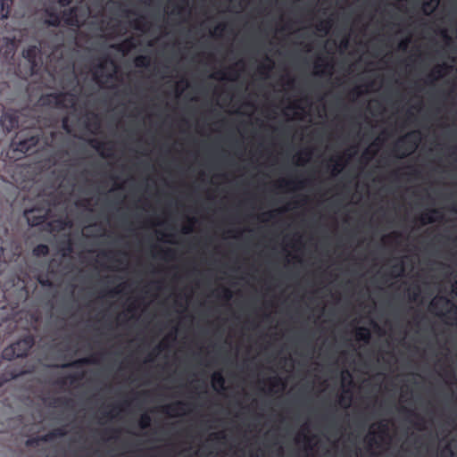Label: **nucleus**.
<instances>
[{"label":"nucleus","mask_w":457,"mask_h":457,"mask_svg":"<svg viewBox=\"0 0 457 457\" xmlns=\"http://www.w3.org/2000/svg\"><path fill=\"white\" fill-rule=\"evenodd\" d=\"M98 362V360L96 358V354L91 355L89 357H84L80 359H77L75 361H72L68 363H64L62 365V368H74V369H79L85 365L88 364H96Z\"/></svg>","instance_id":"obj_12"},{"label":"nucleus","mask_w":457,"mask_h":457,"mask_svg":"<svg viewBox=\"0 0 457 457\" xmlns=\"http://www.w3.org/2000/svg\"><path fill=\"white\" fill-rule=\"evenodd\" d=\"M355 336L357 340L364 343H369L371 338L370 331L366 327H359L355 330Z\"/></svg>","instance_id":"obj_19"},{"label":"nucleus","mask_w":457,"mask_h":457,"mask_svg":"<svg viewBox=\"0 0 457 457\" xmlns=\"http://www.w3.org/2000/svg\"><path fill=\"white\" fill-rule=\"evenodd\" d=\"M39 442H42L40 439V436H37V437L28 439L26 442V445L29 446H32V445H37Z\"/></svg>","instance_id":"obj_44"},{"label":"nucleus","mask_w":457,"mask_h":457,"mask_svg":"<svg viewBox=\"0 0 457 457\" xmlns=\"http://www.w3.org/2000/svg\"><path fill=\"white\" fill-rule=\"evenodd\" d=\"M38 49L37 46H29L23 51V56L30 62H34L37 54Z\"/></svg>","instance_id":"obj_25"},{"label":"nucleus","mask_w":457,"mask_h":457,"mask_svg":"<svg viewBox=\"0 0 457 457\" xmlns=\"http://www.w3.org/2000/svg\"><path fill=\"white\" fill-rule=\"evenodd\" d=\"M368 443L370 446H372L373 445L377 444V441L374 436L368 437Z\"/></svg>","instance_id":"obj_51"},{"label":"nucleus","mask_w":457,"mask_h":457,"mask_svg":"<svg viewBox=\"0 0 457 457\" xmlns=\"http://www.w3.org/2000/svg\"><path fill=\"white\" fill-rule=\"evenodd\" d=\"M342 44L344 45L345 47H346L347 44H348V40L347 39L343 40Z\"/></svg>","instance_id":"obj_61"},{"label":"nucleus","mask_w":457,"mask_h":457,"mask_svg":"<svg viewBox=\"0 0 457 457\" xmlns=\"http://www.w3.org/2000/svg\"><path fill=\"white\" fill-rule=\"evenodd\" d=\"M188 405L187 403L177 401L170 404L165 405L162 408V411L170 417L180 415L185 411V408Z\"/></svg>","instance_id":"obj_9"},{"label":"nucleus","mask_w":457,"mask_h":457,"mask_svg":"<svg viewBox=\"0 0 457 457\" xmlns=\"http://www.w3.org/2000/svg\"><path fill=\"white\" fill-rule=\"evenodd\" d=\"M410 415L415 417L417 419V422L415 423V427L416 428L421 430L424 428V419L418 413L411 411V410H407V409H404Z\"/></svg>","instance_id":"obj_32"},{"label":"nucleus","mask_w":457,"mask_h":457,"mask_svg":"<svg viewBox=\"0 0 457 457\" xmlns=\"http://www.w3.org/2000/svg\"><path fill=\"white\" fill-rule=\"evenodd\" d=\"M305 181L304 180H283L279 183V187H289L290 186L294 185L297 188H303L304 187Z\"/></svg>","instance_id":"obj_29"},{"label":"nucleus","mask_w":457,"mask_h":457,"mask_svg":"<svg viewBox=\"0 0 457 457\" xmlns=\"http://www.w3.org/2000/svg\"><path fill=\"white\" fill-rule=\"evenodd\" d=\"M167 347V345L164 341L161 342L157 346L154 347L153 352L149 355L148 361H151L154 360V357H155L157 354H159L162 350H164Z\"/></svg>","instance_id":"obj_34"},{"label":"nucleus","mask_w":457,"mask_h":457,"mask_svg":"<svg viewBox=\"0 0 457 457\" xmlns=\"http://www.w3.org/2000/svg\"><path fill=\"white\" fill-rule=\"evenodd\" d=\"M151 58L148 55H137L134 59V64L137 68H147L150 65Z\"/></svg>","instance_id":"obj_23"},{"label":"nucleus","mask_w":457,"mask_h":457,"mask_svg":"<svg viewBox=\"0 0 457 457\" xmlns=\"http://www.w3.org/2000/svg\"><path fill=\"white\" fill-rule=\"evenodd\" d=\"M57 2L61 6L66 7L71 4L72 0H57Z\"/></svg>","instance_id":"obj_49"},{"label":"nucleus","mask_w":457,"mask_h":457,"mask_svg":"<svg viewBox=\"0 0 457 457\" xmlns=\"http://www.w3.org/2000/svg\"><path fill=\"white\" fill-rule=\"evenodd\" d=\"M440 0H427L422 4V10L426 15H430L439 4Z\"/></svg>","instance_id":"obj_21"},{"label":"nucleus","mask_w":457,"mask_h":457,"mask_svg":"<svg viewBox=\"0 0 457 457\" xmlns=\"http://www.w3.org/2000/svg\"><path fill=\"white\" fill-rule=\"evenodd\" d=\"M410 43V39L406 38L399 43V48L402 50H405Z\"/></svg>","instance_id":"obj_47"},{"label":"nucleus","mask_w":457,"mask_h":457,"mask_svg":"<svg viewBox=\"0 0 457 457\" xmlns=\"http://www.w3.org/2000/svg\"><path fill=\"white\" fill-rule=\"evenodd\" d=\"M184 8L181 7V6H178L177 9H176V13L177 14H180L182 12H183Z\"/></svg>","instance_id":"obj_57"},{"label":"nucleus","mask_w":457,"mask_h":457,"mask_svg":"<svg viewBox=\"0 0 457 457\" xmlns=\"http://www.w3.org/2000/svg\"><path fill=\"white\" fill-rule=\"evenodd\" d=\"M34 345V337L32 335H27L5 347L2 352V357L7 361L26 357Z\"/></svg>","instance_id":"obj_3"},{"label":"nucleus","mask_w":457,"mask_h":457,"mask_svg":"<svg viewBox=\"0 0 457 457\" xmlns=\"http://www.w3.org/2000/svg\"><path fill=\"white\" fill-rule=\"evenodd\" d=\"M152 419L148 413H143L139 420V427L142 429L148 428L151 425Z\"/></svg>","instance_id":"obj_30"},{"label":"nucleus","mask_w":457,"mask_h":457,"mask_svg":"<svg viewBox=\"0 0 457 457\" xmlns=\"http://www.w3.org/2000/svg\"><path fill=\"white\" fill-rule=\"evenodd\" d=\"M443 213L439 209L433 208L422 213L419 220L422 225H427L440 221L443 220Z\"/></svg>","instance_id":"obj_8"},{"label":"nucleus","mask_w":457,"mask_h":457,"mask_svg":"<svg viewBox=\"0 0 457 457\" xmlns=\"http://www.w3.org/2000/svg\"><path fill=\"white\" fill-rule=\"evenodd\" d=\"M118 409V406H113L112 410L111 411H108V412H104L103 414L104 417H106V418H113L114 415H112V411Z\"/></svg>","instance_id":"obj_50"},{"label":"nucleus","mask_w":457,"mask_h":457,"mask_svg":"<svg viewBox=\"0 0 457 457\" xmlns=\"http://www.w3.org/2000/svg\"><path fill=\"white\" fill-rule=\"evenodd\" d=\"M42 105L54 106L57 108L73 107L76 104V98L69 93H52L40 97Z\"/></svg>","instance_id":"obj_5"},{"label":"nucleus","mask_w":457,"mask_h":457,"mask_svg":"<svg viewBox=\"0 0 457 457\" xmlns=\"http://www.w3.org/2000/svg\"><path fill=\"white\" fill-rule=\"evenodd\" d=\"M49 253V247L45 244H39L33 249V254L37 257L46 256Z\"/></svg>","instance_id":"obj_26"},{"label":"nucleus","mask_w":457,"mask_h":457,"mask_svg":"<svg viewBox=\"0 0 457 457\" xmlns=\"http://www.w3.org/2000/svg\"><path fill=\"white\" fill-rule=\"evenodd\" d=\"M265 60L267 63H261L258 67V72L261 75H267L273 69L274 62L267 55Z\"/></svg>","instance_id":"obj_22"},{"label":"nucleus","mask_w":457,"mask_h":457,"mask_svg":"<svg viewBox=\"0 0 457 457\" xmlns=\"http://www.w3.org/2000/svg\"><path fill=\"white\" fill-rule=\"evenodd\" d=\"M33 213L34 210L26 212L28 221L32 227L42 225L47 219V212L39 216H35Z\"/></svg>","instance_id":"obj_16"},{"label":"nucleus","mask_w":457,"mask_h":457,"mask_svg":"<svg viewBox=\"0 0 457 457\" xmlns=\"http://www.w3.org/2000/svg\"><path fill=\"white\" fill-rule=\"evenodd\" d=\"M403 270H404V267H403V262L395 264L392 267V273H391V275L394 278L399 277V276H401L403 274Z\"/></svg>","instance_id":"obj_35"},{"label":"nucleus","mask_w":457,"mask_h":457,"mask_svg":"<svg viewBox=\"0 0 457 457\" xmlns=\"http://www.w3.org/2000/svg\"><path fill=\"white\" fill-rule=\"evenodd\" d=\"M107 63H112V61L110 57L104 56L103 57L99 63L96 66V71L93 73L94 79L98 83L99 85L103 84L102 78L104 77L103 71L105 69Z\"/></svg>","instance_id":"obj_13"},{"label":"nucleus","mask_w":457,"mask_h":457,"mask_svg":"<svg viewBox=\"0 0 457 457\" xmlns=\"http://www.w3.org/2000/svg\"><path fill=\"white\" fill-rule=\"evenodd\" d=\"M28 112L29 111L8 109L1 115L0 124L4 131L20 129L11 143L12 158L21 159L39 142V134L36 129L37 120L29 117Z\"/></svg>","instance_id":"obj_1"},{"label":"nucleus","mask_w":457,"mask_h":457,"mask_svg":"<svg viewBox=\"0 0 457 457\" xmlns=\"http://www.w3.org/2000/svg\"><path fill=\"white\" fill-rule=\"evenodd\" d=\"M136 309H137V306L135 305V303H130V304H129V308H128V311H129V312H134Z\"/></svg>","instance_id":"obj_52"},{"label":"nucleus","mask_w":457,"mask_h":457,"mask_svg":"<svg viewBox=\"0 0 457 457\" xmlns=\"http://www.w3.org/2000/svg\"><path fill=\"white\" fill-rule=\"evenodd\" d=\"M14 0H0V15L2 19H7L11 13Z\"/></svg>","instance_id":"obj_20"},{"label":"nucleus","mask_w":457,"mask_h":457,"mask_svg":"<svg viewBox=\"0 0 457 457\" xmlns=\"http://www.w3.org/2000/svg\"><path fill=\"white\" fill-rule=\"evenodd\" d=\"M104 432H112V433H115V434H116V433H118V432H119V430H117V429H105V431H104Z\"/></svg>","instance_id":"obj_60"},{"label":"nucleus","mask_w":457,"mask_h":457,"mask_svg":"<svg viewBox=\"0 0 457 457\" xmlns=\"http://www.w3.org/2000/svg\"><path fill=\"white\" fill-rule=\"evenodd\" d=\"M420 288L419 286H416L411 293V301H416L417 298L420 296Z\"/></svg>","instance_id":"obj_43"},{"label":"nucleus","mask_w":457,"mask_h":457,"mask_svg":"<svg viewBox=\"0 0 457 457\" xmlns=\"http://www.w3.org/2000/svg\"><path fill=\"white\" fill-rule=\"evenodd\" d=\"M303 155L309 158L311 155V152L310 151H302L301 153H299L297 154V158H298L300 164H303L306 162V159H303Z\"/></svg>","instance_id":"obj_40"},{"label":"nucleus","mask_w":457,"mask_h":457,"mask_svg":"<svg viewBox=\"0 0 457 457\" xmlns=\"http://www.w3.org/2000/svg\"><path fill=\"white\" fill-rule=\"evenodd\" d=\"M331 28V22L330 21H320L317 26H316V29L320 32H323V33H328V30L330 29Z\"/></svg>","instance_id":"obj_33"},{"label":"nucleus","mask_w":457,"mask_h":457,"mask_svg":"<svg viewBox=\"0 0 457 457\" xmlns=\"http://www.w3.org/2000/svg\"><path fill=\"white\" fill-rule=\"evenodd\" d=\"M330 161L334 162V165H333L331 170H332V174L336 176L341 172V170H343V168L345 166V162H343V157L338 156L336 159H331Z\"/></svg>","instance_id":"obj_24"},{"label":"nucleus","mask_w":457,"mask_h":457,"mask_svg":"<svg viewBox=\"0 0 457 457\" xmlns=\"http://www.w3.org/2000/svg\"><path fill=\"white\" fill-rule=\"evenodd\" d=\"M196 222L195 218H187V225L184 226L182 228V232L184 234H189L193 231V225Z\"/></svg>","instance_id":"obj_37"},{"label":"nucleus","mask_w":457,"mask_h":457,"mask_svg":"<svg viewBox=\"0 0 457 457\" xmlns=\"http://www.w3.org/2000/svg\"><path fill=\"white\" fill-rule=\"evenodd\" d=\"M212 384L214 390L225 389V378L220 371H215L212 375Z\"/></svg>","instance_id":"obj_17"},{"label":"nucleus","mask_w":457,"mask_h":457,"mask_svg":"<svg viewBox=\"0 0 457 457\" xmlns=\"http://www.w3.org/2000/svg\"><path fill=\"white\" fill-rule=\"evenodd\" d=\"M452 70V66L446 64V63H441L436 65L432 71L428 75V82L433 83L434 81L437 80L438 79L444 77L449 71Z\"/></svg>","instance_id":"obj_10"},{"label":"nucleus","mask_w":457,"mask_h":457,"mask_svg":"<svg viewBox=\"0 0 457 457\" xmlns=\"http://www.w3.org/2000/svg\"><path fill=\"white\" fill-rule=\"evenodd\" d=\"M88 144L93 147L103 158L112 157L113 147L112 143L100 141L96 138H90Z\"/></svg>","instance_id":"obj_7"},{"label":"nucleus","mask_w":457,"mask_h":457,"mask_svg":"<svg viewBox=\"0 0 457 457\" xmlns=\"http://www.w3.org/2000/svg\"><path fill=\"white\" fill-rule=\"evenodd\" d=\"M99 126H100V125H99V122H98V121L95 122V129H99Z\"/></svg>","instance_id":"obj_63"},{"label":"nucleus","mask_w":457,"mask_h":457,"mask_svg":"<svg viewBox=\"0 0 457 457\" xmlns=\"http://www.w3.org/2000/svg\"><path fill=\"white\" fill-rule=\"evenodd\" d=\"M120 292V290L117 287L110 291V295H118Z\"/></svg>","instance_id":"obj_53"},{"label":"nucleus","mask_w":457,"mask_h":457,"mask_svg":"<svg viewBox=\"0 0 457 457\" xmlns=\"http://www.w3.org/2000/svg\"><path fill=\"white\" fill-rule=\"evenodd\" d=\"M232 292L227 288V287H223L222 288V295L221 297L226 300V301H229L231 298H232Z\"/></svg>","instance_id":"obj_41"},{"label":"nucleus","mask_w":457,"mask_h":457,"mask_svg":"<svg viewBox=\"0 0 457 457\" xmlns=\"http://www.w3.org/2000/svg\"><path fill=\"white\" fill-rule=\"evenodd\" d=\"M62 127L67 133H71V126L69 123V118L65 116L62 120Z\"/></svg>","instance_id":"obj_39"},{"label":"nucleus","mask_w":457,"mask_h":457,"mask_svg":"<svg viewBox=\"0 0 457 457\" xmlns=\"http://www.w3.org/2000/svg\"><path fill=\"white\" fill-rule=\"evenodd\" d=\"M228 71H229V73H233L232 77H227L224 71H219L216 73H214L213 75H212V78L218 79L217 75H222L220 78L221 79L234 80L237 77V73L233 70L232 67H229Z\"/></svg>","instance_id":"obj_31"},{"label":"nucleus","mask_w":457,"mask_h":457,"mask_svg":"<svg viewBox=\"0 0 457 457\" xmlns=\"http://www.w3.org/2000/svg\"><path fill=\"white\" fill-rule=\"evenodd\" d=\"M226 29V25L221 23L215 27L214 31L218 32L219 34H221Z\"/></svg>","instance_id":"obj_48"},{"label":"nucleus","mask_w":457,"mask_h":457,"mask_svg":"<svg viewBox=\"0 0 457 457\" xmlns=\"http://www.w3.org/2000/svg\"><path fill=\"white\" fill-rule=\"evenodd\" d=\"M269 383L270 385V389L275 387H280L281 389H284L286 386L285 381L282 378L278 376H275L269 378Z\"/></svg>","instance_id":"obj_28"},{"label":"nucleus","mask_w":457,"mask_h":457,"mask_svg":"<svg viewBox=\"0 0 457 457\" xmlns=\"http://www.w3.org/2000/svg\"><path fill=\"white\" fill-rule=\"evenodd\" d=\"M430 309L437 311L436 315L446 322L457 324V305L445 295L436 296L430 303Z\"/></svg>","instance_id":"obj_2"},{"label":"nucleus","mask_w":457,"mask_h":457,"mask_svg":"<svg viewBox=\"0 0 457 457\" xmlns=\"http://www.w3.org/2000/svg\"><path fill=\"white\" fill-rule=\"evenodd\" d=\"M87 15V10L82 6H72L62 12V19L68 26L79 27Z\"/></svg>","instance_id":"obj_6"},{"label":"nucleus","mask_w":457,"mask_h":457,"mask_svg":"<svg viewBox=\"0 0 457 457\" xmlns=\"http://www.w3.org/2000/svg\"><path fill=\"white\" fill-rule=\"evenodd\" d=\"M263 215L268 216V219H272V218H273V212H270L264 213Z\"/></svg>","instance_id":"obj_58"},{"label":"nucleus","mask_w":457,"mask_h":457,"mask_svg":"<svg viewBox=\"0 0 457 457\" xmlns=\"http://www.w3.org/2000/svg\"><path fill=\"white\" fill-rule=\"evenodd\" d=\"M161 257L165 260H172L175 257V251L171 248L161 249Z\"/></svg>","instance_id":"obj_36"},{"label":"nucleus","mask_w":457,"mask_h":457,"mask_svg":"<svg viewBox=\"0 0 457 457\" xmlns=\"http://www.w3.org/2000/svg\"><path fill=\"white\" fill-rule=\"evenodd\" d=\"M370 155V151L369 150H366L363 154H362V157L363 158H366L368 161L370 160V156H368Z\"/></svg>","instance_id":"obj_55"},{"label":"nucleus","mask_w":457,"mask_h":457,"mask_svg":"<svg viewBox=\"0 0 457 457\" xmlns=\"http://www.w3.org/2000/svg\"><path fill=\"white\" fill-rule=\"evenodd\" d=\"M145 19L143 16L138 19H136L133 21H131V26L137 30L145 31L148 23L145 22Z\"/></svg>","instance_id":"obj_27"},{"label":"nucleus","mask_w":457,"mask_h":457,"mask_svg":"<svg viewBox=\"0 0 457 457\" xmlns=\"http://www.w3.org/2000/svg\"><path fill=\"white\" fill-rule=\"evenodd\" d=\"M66 433L67 432L64 428H57L48 432L47 434L41 436L40 439L42 442H50L55 438L64 436Z\"/></svg>","instance_id":"obj_15"},{"label":"nucleus","mask_w":457,"mask_h":457,"mask_svg":"<svg viewBox=\"0 0 457 457\" xmlns=\"http://www.w3.org/2000/svg\"><path fill=\"white\" fill-rule=\"evenodd\" d=\"M40 283L42 285H47L48 284V280H46V281L40 280Z\"/></svg>","instance_id":"obj_64"},{"label":"nucleus","mask_w":457,"mask_h":457,"mask_svg":"<svg viewBox=\"0 0 457 457\" xmlns=\"http://www.w3.org/2000/svg\"><path fill=\"white\" fill-rule=\"evenodd\" d=\"M47 19L46 20V23L48 26L52 27H59L61 24V21L62 20L60 14L54 11L46 10V12Z\"/></svg>","instance_id":"obj_18"},{"label":"nucleus","mask_w":457,"mask_h":457,"mask_svg":"<svg viewBox=\"0 0 457 457\" xmlns=\"http://www.w3.org/2000/svg\"><path fill=\"white\" fill-rule=\"evenodd\" d=\"M311 439H312V438H311L310 436H304V440H305L306 442H308V443H309V442H311Z\"/></svg>","instance_id":"obj_62"},{"label":"nucleus","mask_w":457,"mask_h":457,"mask_svg":"<svg viewBox=\"0 0 457 457\" xmlns=\"http://www.w3.org/2000/svg\"><path fill=\"white\" fill-rule=\"evenodd\" d=\"M317 75H332L334 65L331 62L327 61L325 58L320 57L314 64Z\"/></svg>","instance_id":"obj_11"},{"label":"nucleus","mask_w":457,"mask_h":457,"mask_svg":"<svg viewBox=\"0 0 457 457\" xmlns=\"http://www.w3.org/2000/svg\"><path fill=\"white\" fill-rule=\"evenodd\" d=\"M72 400L66 397H57L54 400V404H58L65 407H69Z\"/></svg>","instance_id":"obj_38"},{"label":"nucleus","mask_w":457,"mask_h":457,"mask_svg":"<svg viewBox=\"0 0 457 457\" xmlns=\"http://www.w3.org/2000/svg\"><path fill=\"white\" fill-rule=\"evenodd\" d=\"M82 377H83L82 374H79H79H73V375H70L68 377V378L71 380V384H72L73 382H75V381H77L79 379H81Z\"/></svg>","instance_id":"obj_45"},{"label":"nucleus","mask_w":457,"mask_h":457,"mask_svg":"<svg viewBox=\"0 0 457 457\" xmlns=\"http://www.w3.org/2000/svg\"><path fill=\"white\" fill-rule=\"evenodd\" d=\"M137 45L134 37H128L121 43L113 46V47L123 54H128L131 50L137 47Z\"/></svg>","instance_id":"obj_14"},{"label":"nucleus","mask_w":457,"mask_h":457,"mask_svg":"<svg viewBox=\"0 0 457 457\" xmlns=\"http://www.w3.org/2000/svg\"><path fill=\"white\" fill-rule=\"evenodd\" d=\"M420 140V133L418 130H412L398 139L393 147V153L399 158H405L413 153L418 147Z\"/></svg>","instance_id":"obj_4"},{"label":"nucleus","mask_w":457,"mask_h":457,"mask_svg":"<svg viewBox=\"0 0 457 457\" xmlns=\"http://www.w3.org/2000/svg\"><path fill=\"white\" fill-rule=\"evenodd\" d=\"M378 432L380 434H386L388 430V426H387V423L386 422H384V421H380L378 424Z\"/></svg>","instance_id":"obj_42"},{"label":"nucleus","mask_w":457,"mask_h":457,"mask_svg":"<svg viewBox=\"0 0 457 457\" xmlns=\"http://www.w3.org/2000/svg\"><path fill=\"white\" fill-rule=\"evenodd\" d=\"M294 83H295V80L293 79H288L287 81V85L289 87H293Z\"/></svg>","instance_id":"obj_56"},{"label":"nucleus","mask_w":457,"mask_h":457,"mask_svg":"<svg viewBox=\"0 0 457 457\" xmlns=\"http://www.w3.org/2000/svg\"><path fill=\"white\" fill-rule=\"evenodd\" d=\"M352 93H353L354 96H361V94L358 87L354 88V89L352 91Z\"/></svg>","instance_id":"obj_54"},{"label":"nucleus","mask_w":457,"mask_h":457,"mask_svg":"<svg viewBox=\"0 0 457 457\" xmlns=\"http://www.w3.org/2000/svg\"><path fill=\"white\" fill-rule=\"evenodd\" d=\"M402 237L401 233L399 232H393L390 234L387 238L394 240L395 242H397V240Z\"/></svg>","instance_id":"obj_46"},{"label":"nucleus","mask_w":457,"mask_h":457,"mask_svg":"<svg viewBox=\"0 0 457 457\" xmlns=\"http://www.w3.org/2000/svg\"><path fill=\"white\" fill-rule=\"evenodd\" d=\"M3 256H4V248L0 247V262L2 261Z\"/></svg>","instance_id":"obj_59"}]
</instances>
